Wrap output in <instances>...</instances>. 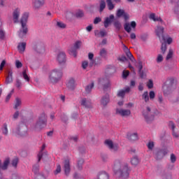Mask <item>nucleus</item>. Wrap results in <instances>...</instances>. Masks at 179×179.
Listing matches in <instances>:
<instances>
[{"label":"nucleus","instance_id":"nucleus-39","mask_svg":"<svg viewBox=\"0 0 179 179\" xmlns=\"http://www.w3.org/2000/svg\"><path fill=\"white\" fill-rule=\"evenodd\" d=\"M107 33L105 31H101L100 32L99 31H95V35L96 36H101V37H104L106 36Z\"/></svg>","mask_w":179,"mask_h":179},{"label":"nucleus","instance_id":"nucleus-15","mask_svg":"<svg viewBox=\"0 0 179 179\" xmlns=\"http://www.w3.org/2000/svg\"><path fill=\"white\" fill-rule=\"evenodd\" d=\"M81 106H84L86 108H92L93 105L92 101L90 99H87L85 98L83 99L80 101Z\"/></svg>","mask_w":179,"mask_h":179},{"label":"nucleus","instance_id":"nucleus-4","mask_svg":"<svg viewBox=\"0 0 179 179\" xmlns=\"http://www.w3.org/2000/svg\"><path fill=\"white\" fill-rule=\"evenodd\" d=\"M28 17H29V13H25L23 14L22 17L21 18V20H20V23L22 24V28L20 29V30L19 31V36L22 38H24L28 32V28L27 27Z\"/></svg>","mask_w":179,"mask_h":179},{"label":"nucleus","instance_id":"nucleus-59","mask_svg":"<svg viewBox=\"0 0 179 179\" xmlns=\"http://www.w3.org/2000/svg\"><path fill=\"white\" fill-rule=\"evenodd\" d=\"M4 38H5V32L1 29H0V38L3 40L4 39Z\"/></svg>","mask_w":179,"mask_h":179},{"label":"nucleus","instance_id":"nucleus-12","mask_svg":"<svg viewBox=\"0 0 179 179\" xmlns=\"http://www.w3.org/2000/svg\"><path fill=\"white\" fill-rule=\"evenodd\" d=\"M116 113L122 117H128L131 115V110L129 109L117 108Z\"/></svg>","mask_w":179,"mask_h":179},{"label":"nucleus","instance_id":"nucleus-23","mask_svg":"<svg viewBox=\"0 0 179 179\" xmlns=\"http://www.w3.org/2000/svg\"><path fill=\"white\" fill-rule=\"evenodd\" d=\"M169 128L172 129V136H173L175 138H178L179 134L176 132L175 129H176V124L173 122H169Z\"/></svg>","mask_w":179,"mask_h":179},{"label":"nucleus","instance_id":"nucleus-41","mask_svg":"<svg viewBox=\"0 0 179 179\" xmlns=\"http://www.w3.org/2000/svg\"><path fill=\"white\" fill-rule=\"evenodd\" d=\"M21 104H22V101H21V99H19V98H17V99H16V102H15V105L14 108H15V109H17L18 107H19Z\"/></svg>","mask_w":179,"mask_h":179},{"label":"nucleus","instance_id":"nucleus-55","mask_svg":"<svg viewBox=\"0 0 179 179\" xmlns=\"http://www.w3.org/2000/svg\"><path fill=\"white\" fill-rule=\"evenodd\" d=\"M147 147H148V149L152 150L155 147L154 142H150L148 144H147Z\"/></svg>","mask_w":179,"mask_h":179},{"label":"nucleus","instance_id":"nucleus-16","mask_svg":"<svg viewBox=\"0 0 179 179\" xmlns=\"http://www.w3.org/2000/svg\"><path fill=\"white\" fill-rule=\"evenodd\" d=\"M57 60L60 65L64 64L66 62V54L64 52H60L58 54Z\"/></svg>","mask_w":179,"mask_h":179},{"label":"nucleus","instance_id":"nucleus-42","mask_svg":"<svg viewBox=\"0 0 179 179\" xmlns=\"http://www.w3.org/2000/svg\"><path fill=\"white\" fill-rule=\"evenodd\" d=\"M166 50H167L166 44L162 43V45L161 46V52H162V55H164L166 53Z\"/></svg>","mask_w":179,"mask_h":179},{"label":"nucleus","instance_id":"nucleus-32","mask_svg":"<svg viewBox=\"0 0 179 179\" xmlns=\"http://www.w3.org/2000/svg\"><path fill=\"white\" fill-rule=\"evenodd\" d=\"M18 50L20 53H22L24 52L25 50V48H26V43H20L18 45Z\"/></svg>","mask_w":179,"mask_h":179},{"label":"nucleus","instance_id":"nucleus-24","mask_svg":"<svg viewBox=\"0 0 179 179\" xmlns=\"http://www.w3.org/2000/svg\"><path fill=\"white\" fill-rule=\"evenodd\" d=\"M109 102H110V96L108 94H106L102 97L101 103L103 106H106Z\"/></svg>","mask_w":179,"mask_h":179},{"label":"nucleus","instance_id":"nucleus-14","mask_svg":"<svg viewBox=\"0 0 179 179\" xmlns=\"http://www.w3.org/2000/svg\"><path fill=\"white\" fill-rule=\"evenodd\" d=\"M117 18L123 17L124 18V21H127L129 19V15L125 13L124 10L119 9L117 10V14H116Z\"/></svg>","mask_w":179,"mask_h":179},{"label":"nucleus","instance_id":"nucleus-49","mask_svg":"<svg viewBox=\"0 0 179 179\" xmlns=\"http://www.w3.org/2000/svg\"><path fill=\"white\" fill-rule=\"evenodd\" d=\"M163 60V56L162 55H158V57H157V63H161Z\"/></svg>","mask_w":179,"mask_h":179},{"label":"nucleus","instance_id":"nucleus-17","mask_svg":"<svg viewBox=\"0 0 179 179\" xmlns=\"http://www.w3.org/2000/svg\"><path fill=\"white\" fill-rule=\"evenodd\" d=\"M34 50L35 52H36L38 54H43L45 52V48L43 44L38 43L34 45Z\"/></svg>","mask_w":179,"mask_h":179},{"label":"nucleus","instance_id":"nucleus-28","mask_svg":"<svg viewBox=\"0 0 179 179\" xmlns=\"http://www.w3.org/2000/svg\"><path fill=\"white\" fill-rule=\"evenodd\" d=\"M130 88L127 87L125 90H122L117 92V96L124 98L125 96L126 92H129Z\"/></svg>","mask_w":179,"mask_h":179},{"label":"nucleus","instance_id":"nucleus-63","mask_svg":"<svg viewBox=\"0 0 179 179\" xmlns=\"http://www.w3.org/2000/svg\"><path fill=\"white\" fill-rule=\"evenodd\" d=\"M70 140L74 142H77L78 140V136H71L70 137Z\"/></svg>","mask_w":179,"mask_h":179},{"label":"nucleus","instance_id":"nucleus-64","mask_svg":"<svg viewBox=\"0 0 179 179\" xmlns=\"http://www.w3.org/2000/svg\"><path fill=\"white\" fill-rule=\"evenodd\" d=\"M19 114H20L19 111L17 110V111L14 113V115H13V119H14V120H17V119L18 118Z\"/></svg>","mask_w":179,"mask_h":179},{"label":"nucleus","instance_id":"nucleus-37","mask_svg":"<svg viewBox=\"0 0 179 179\" xmlns=\"http://www.w3.org/2000/svg\"><path fill=\"white\" fill-rule=\"evenodd\" d=\"M106 2H107L108 9L110 10H112L115 8V6L113 4L112 1L111 0H106Z\"/></svg>","mask_w":179,"mask_h":179},{"label":"nucleus","instance_id":"nucleus-46","mask_svg":"<svg viewBox=\"0 0 179 179\" xmlns=\"http://www.w3.org/2000/svg\"><path fill=\"white\" fill-rule=\"evenodd\" d=\"M84 163V160L83 159H80L78 162V167L79 170H81L83 168V164Z\"/></svg>","mask_w":179,"mask_h":179},{"label":"nucleus","instance_id":"nucleus-31","mask_svg":"<svg viewBox=\"0 0 179 179\" xmlns=\"http://www.w3.org/2000/svg\"><path fill=\"white\" fill-rule=\"evenodd\" d=\"M129 140L131 141H137L138 139V134L134 133L127 136Z\"/></svg>","mask_w":179,"mask_h":179},{"label":"nucleus","instance_id":"nucleus-29","mask_svg":"<svg viewBox=\"0 0 179 179\" xmlns=\"http://www.w3.org/2000/svg\"><path fill=\"white\" fill-rule=\"evenodd\" d=\"M155 159H157V160L162 159V158L164 157L160 149L157 150V151H155Z\"/></svg>","mask_w":179,"mask_h":179},{"label":"nucleus","instance_id":"nucleus-58","mask_svg":"<svg viewBox=\"0 0 179 179\" xmlns=\"http://www.w3.org/2000/svg\"><path fill=\"white\" fill-rule=\"evenodd\" d=\"M39 166L38 165H34L33 166V171L36 174L38 172Z\"/></svg>","mask_w":179,"mask_h":179},{"label":"nucleus","instance_id":"nucleus-48","mask_svg":"<svg viewBox=\"0 0 179 179\" xmlns=\"http://www.w3.org/2000/svg\"><path fill=\"white\" fill-rule=\"evenodd\" d=\"M18 161H19L18 158L13 159V161H12L13 166L16 168L17 166V164H18Z\"/></svg>","mask_w":179,"mask_h":179},{"label":"nucleus","instance_id":"nucleus-44","mask_svg":"<svg viewBox=\"0 0 179 179\" xmlns=\"http://www.w3.org/2000/svg\"><path fill=\"white\" fill-rule=\"evenodd\" d=\"M2 133L4 135H8V127L6 124H3V128L2 129Z\"/></svg>","mask_w":179,"mask_h":179},{"label":"nucleus","instance_id":"nucleus-62","mask_svg":"<svg viewBox=\"0 0 179 179\" xmlns=\"http://www.w3.org/2000/svg\"><path fill=\"white\" fill-rule=\"evenodd\" d=\"M88 66V62H83V64H82V67L84 69H86L87 67Z\"/></svg>","mask_w":179,"mask_h":179},{"label":"nucleus","instance_id":"nucleus-1","mask_svg":"<svg viewBox=\"0 0 179 179\" xmlns=\"http://www.w3.org/2000/svg\"><path fill=\"white\" fill-rule=\"evenodd\" d=\"M114 172L122 179L127 178L129 176V169L127 164L123 165L120 160L117 159L114 163Z\"/></svg>","mask_w":179,"mask_h":179},{"label":"nucleus","instance_id":"nucleus-20","mask_svg":"<svg viewBox=\"0 0 179 179\" xmlns=\"http://www.w3.org/2000/svg\"><path fill=\"white\" fill-rule=\"evenodd\" d=\"M20 15V10L19 8H17L16 10H15V11L13 13V21L15 23L19 22Z\"/></svg>","mask_w":179,"mask_h":179},{"label":"nucleus","instance_id":"nucleus-52","mask_svg":"<svg viewBox=\"0 0 179 179\" xmlns=\"http://www.w3.org/2000/svg\"><path fill=\"white\" fill-rule=\"evenodd\" d=\"M62 171V167L59 164L57 165V169L55 171V174L57 175L58 173H59Z\"/></svg>","mask_w":179,"mask_h":179},{"label":"nucleus","instance_id":"nucleus-27","mask_svg":"<svg viewBox=\"0 0 179 179\" xmlns=\"http://www.w3.org/2000/svg\"><path fill=\"white\" fill-rule=\"evenodd\" d=\"M110 176L106 171H101L98 174L97 179H109Z\"/></svg>","mask_w":179,"mask_h":179},{"label":"nucleus","instance_id":"nucleus-61","mask_svg":"<svg viewBox=\"0 0 179 179\" xmlns=\"http://www.w3.org/2000/svg\"><path fill=\"white\" fill-rule=\"evenodd\" d=\"M129 75V71H123V78H127Z\"/></svg>","mask_w":179,"mask_h":179},{"label":"nucleus","instance_id":"nucleus-43","mask_svg":"<svg viewBox=\"0 0 179 179\" xmlns=\"http://www.w3.org/2000/svg\"><path fill=\"white\" fill-rule=\"evenodd\" d=\"M131 162L133 165L136 166L139 163V160L137 157H134L131 159Z\"/></svg>","mask_w":179,"mask_h":179},{"label":"nucleus","instance_id":"nucleus-5","mask_svg":"<svg viewBox=\"0 0 179 179\" xmlns=\"http://www.w3.org/2000/svg\"><path fill=\"white\" fill-rule=\"evenodd\" d=\"M47 124V117L45 113H42L35 125L34 126V129L35 131H41Z\"/></svg>","mask_w":179,"mask_h":179},{"label":"nucleus","instance_id":"nucleus-9","mask_svg":"<svg viewBox=\"0 0 179 179\" xmlns=\"http://www.w3.org/2000/svg\"><path fill=\"white\" fill-rule=\"evenodd\" d=\"M164 28L163 27L158 26L155 29V34H157V36L159 38V41H165V37L164 35Z\"/></svg>","mask_w":179,"mask_h":179},{"label":"nucleus","instance_id":"nucleus-33","mask_svg":"<svg viewBox=\"0 0 179 179\" xmlns=\"http://www.w3.org/2000/svg\"><path fill=\"white\" fill-rule=\"evenodd\" d=\"M126 56H127V58H129V59H130V61H131V62H133V63L136 62L135 58L134 57V56L131 53L130 50L128 51L127 52H126Z\"/></svg>","mask_w":179,"mask_h":179},{"label":"nucleus","instance_id":"nucleus-21","mask_svg":"<svg viewBox=\"0 0 179 179\" xmlns=\"http://www.w3.org/2000/svg\"><path fill=\"white\" fill-rule=\"evenodd\" d=\"M64 171L66 176H68L71 171V166H70V161L69 159H66L64 161Z\"/></svg>","mask_w":179,"mask_h":179},{"label":"nucleus","instance_id":"nucleus-25","mask_svg":"<svg viewBox=\"0 0 179 179\" xmlns=\"http://www.w3.org/2000/svg\"><path fill=\"white\" fill-rule=\"evenodd\" d=\"M115 16L113 15H110L109 17H106V20L104 22V27L106 28H108L109 27V24L113 22L114 20Z\"/></svg>","mask_w":179,"mask_h":179},{"label":"nucleus","instance_id":"nucleus-19","mask_svg":"<svg viewBox=\"0 0 179 179\" xmlns=\"http://www.w3.org/2000/svg\"><path fill=\"white\" fill-rule=\"evenodd\" d=\"M135 29L136 27V22L133 21L130 24L129 23L124 24V30L127 31V33H130L131 31V28Z\"/></svg>","mask_w":179,"mask_h":179},{"label":"nucleus","instance_id":"nucleus-3","mask_svg":"<svg viewBox=\"0 0 179 179\" xmlns=\"http://www.w3.org/2000/svg\"><path fill=\"white\" fill-rule=\"evenodd\" d=\"M63 77V71L61 69H54L49 73V80L50 83H57Z\"/></svg>","mask_w":179,"mask_h":179},{"label":"nucleus","instance_id":"nucleus-26","mask_svg":"<svg viewBox=\"0 0 179 179\" xmlns=\"http://www.w3.org/2000/svg\"><path fill=\"white\" fill-rule=\"evenodd\" d=\"M150 20H152L154 22H160L161 24H164L163 20L159 17H156L155 13L150 15Z\"/></svg>","mask_w":179,"mask_h":179},{"label":"nucleus","instance_id":"nucleus-22","mask_svg":"<svg viewBox=\"0 0 179 179\" xmlns=\"http://www.w3.org/2000/svg\"><path fill=\"white\" fill-rule=\"evenodd\" d=\"M69 89L73 90L76 86V81L73 78H70L66 84Z\"/></svg>","mask_w":179,"mask_h":179},{"label":"nucleus","instance_id":"nucleus-45","mask_svg":"<svg viewBox=\"0 0 179 179\" xmlns=\"http://www.w3.org/2000/svg\"><path fill=\"white\" fill-rule=\"evenodd\" d=\"M106 55H107V52L105 48H103L102 50H101L100 56L101 57H106Z\"/></svg>","mask_w":179,"mask_h":179},{"label":"nucleus","instance_id":"nucleus-13","mask_svg":"<svg viewBox=\"0 0 179 179\" xmlns=\"http://www.w3.org/2000/svg\"><path fill=\"white\" fill-rule=\"evenodd\" d=\"M99 83L100 85L103 86V90L105 91H106L111 86L110 82L108 78H101L99 79Z\"/></svg>","mask_w":179,"mask_h":179},{"label":"nucleus","instance_id":"nucleus-60","mask_svg":"<svg viewBox=\"0 0 179 179\" xmlns=\"http://www.w3.org/2000/svg\"><path fill=\"white\" fill-rule=\"evenodd\" d=\"M15 65L17 69H20L22 67V64L19 60L16 61Z\"/></svg>","mask_w":179,"mask_h":179},{"label":"nucleus","instance_id":"nucleus-51","mask_svg":"<svg viewBox=\"0 0 179 179\" xmlns=\"http://www.w3.org/2000/svg\"><path fill=\"white\" fill-rule=\"evenodd\" d=\"M16 87L19 89V90H20L21 88H22V83L20 82V80H17V81H16Z\"/></svg>","mask_w":179,"mask_h":179},{"label":"nucleus","instance_id":"nucleus-30","mask_svg":"<svg viewBox=\"0 0 179 179\" xmlns=\"http://www.w3.org/2000/svg\"><path fill=\"white\" fill-rule=\"evenodd\" d=\"M94 87V83L92 82V83H90V85H88L87 86L85 87V92L87 94L91 93Z\"/></svg>","mask_w":179,"mask_h":179},{"label":"nucleus","instance_id":"nucleus-6","mask_svg":"<svg viewBox=\"0 0 179 179\" xmlns=\"http://www.w3.org/2000/svg\"><path fill=\"white\" fill-rule=\"evenodd\" d=\"M13 134L15 136H24L27 133V127L24 124H20L13 130Z\"/></svg>","mask_w":179,"mask_h":179},{"label":"nucleus","instance_id":"nucleus-11","mask_svg":"<svg viewBox=\"0 0 179 179\" xmlns=\"http://www.w3.org/2000/svg\"><path fill=\"white\" fill-rule=\"evenodd\" d=\"M105 144L108 147V148L113 151L116 152L118 150L119 146L117 144H114L113 142L111 140H106L105 141Z\"/></svg>","mask_w":179,"mask_h":179},{"label":"nucleus","instance_id":"nucleus-7","mask_svg":"<svg viewBox=\"0 0 179 179\" xmlns=\"http://www.w3.org/2000/svg\"><path fill=\"white\" fill-rule=\"evenodd\" d=\"M143 115L147 123H151L155 120V116L152 114L150 107H147V109L143 111Z\"/></svg>","mask_w":179,"mask_h":179},{"label":"nucleus","instance_id":"nucleus-34","mask_svg":"<svg viewBox=\"0 0 179 179\" xmlns=\"http://www.w3.org/2000/svg\"><path fill=\"white\" fill-rule=\"evenodd\" d=\"M9 163H10V159H9L8 158H7V159L4 161L3 164L1 166V169H2V170H6V169H7Z\"/></svg>","mask_w":179,"mask_h":179},{"label":"nucleus","instance_id":"nucleus-56","mask_svg":"<svg viewBox=\"0 0 179 179\" xmlns=\"http://www.w3.org/2000/svg\"><path fill=\"white\" fill-rule=\"evenodd\" d=\"M176 162V157L174 154H171V162L174 163Z\"/></svg>","mask_w":179,"mask_h":179},{"label":"nucleus","instance_id":"nucleus-47","mask_svg":"<svg viewBox=\"0 0 179 179\" xmlns=\"http://www.w3.org/2000/svg\"><path fill=\"white\" fill-rule=\"evenodd\" d=\"M56 25L61 29H64L66 27V25L62 22H57Z\"/></svg>","mask_w":179,"mask_h":179},{"label":"nucleus","instance_id":"nucleus-8","mask_svg":"<svg viewBox=\"0 0 179 179\" xmlns=\"http://www.w3.org/2000/svg\"><path fill=\"white\" fill-rule=\"evenodd\" d=\"M155 96L156 95L155 92L151 91L150 94L148 93V92H144L141 97L143 98V100H144L145 103H148L149 102L150 100L151 101L154 100V99L155 98Z\"/></svg>","mask_w":179,"mask_h":179},{"label":"nucleus","instance_id":"nucleus-38","mask_svg":"<svg viewBox=\"0 0 179 179\" xmlns=\"http://www.w3.org/2000/svg\"><path fill=\"white\" fill-rule=\"evenodd\" d=\"M22 76L24 78V79L27 81V82H29L30 78L29 77V76L27 73V70H24L22 72Z\"/></svg>","mask_w":179,"mask_h":179},{"label":"nucleus","instance_id":"nucleus-57","mask_svg":"<svg viewBox=\"0 0 179 179\" xmlns=\"http://www.w3.org/2000/svg\"><path fill=\"white\" fill-rule=\"evenodd\" d=\"M159 150L162 152V155H164V157H165L168 154V152H169V150L166 148L159 149Z\"/></svg>","mask_w":179,"mask_h":179},{"label":"nucleus","instance_id":"nucleus-2","mask_svg":"<svg viewBox=\"0 0 179 179\" xmlns=\"http://www.w3.org/2000/svg\"><path fill=\"white\" fill-rule=\"evenodd\" d=\"M177 88V85L175 83V80L173 78H169L166 80L165 84L162 87V91L164 92V95L167 96L172 92H173Z\"/></svg>","mask_w":179,"mask_h":179},{"label":"nucleus","instance_id":"nucleus-10","mask_svg":"<svg viewBox=\"0 0 179 179\" xmlns=\"http://www.w3.org/2000/svg\"><path fill=\"white\" fill-rule=\"evenodd\" d=\"M81 45H82L81 41H76V43L74 44V46L71 48V50H69V54L71 55H73L74 57H76L77 56L76 50L79 49Z\"/></svg>","mask_w":179,"mask_h":179},{"label":"nucleus","instance_id":"nucleus-18","mask_svg":"<svg viewBox=\"0 0 179 179\" xmlns=\"http://www.w3.org/2000/svg\"><path fill=\"white\" fill-rule=\"evenodd\" d=\"M45 4V0H34L33 2V6L34 9L38 10Z\"/></svg>","mask_w":179,"mask_h":179},{"label":"nucleus","instance_id":"nucleus-50","mask_svg":"<svg viewBox=\"0 0 179 179\" xmlns=\"http://www.w3.org/2000/svg\"><path fill=\"white\" fill-rule=\"evenodd\" d=\"M76 16L77 17H83L84 16V13L82 10H79L76 13Z\"/></svg>","mask_w":179,"mask_h":179},{"label":"nucleus","instance_id":"nucleus-40","mask_svg":"<svg viewBox=\"0 0 179 179\" xmlns=\"http://www.w3.org/2000/svg\"><path fill=\"white\" fill-rule=\"evenodd\" d=\"M106 6V2H105L103 0H102V1H101V3H100V10H99V11H100L101 13L103 12V10L105 9Z\"/></svg>","mask_w":179,"mask_h":179},{"label":"nucleus","instance_id":"nucleus-35","mask_svg":"<svg viewBox=\"0 0 179 179\" xmlns=\"http://www.w3.org/2000/svg\"><path fill=\"white\" fill-rule=\"evenodd\" d=\"M114 26L116 28V29H117V31H120L121 29L122 24L118 20H115L114 22Z\"/></svg>","mask_w":179,"mask_h":179},{"label":"nucleus","instance_id":"nucleus-54","mask_svg":"<svg viewBox=\"0 0 179 179\" xmlns=\"http://www.w3.org/2000/svg\"><path fill=\"white\" fill-rule=\"evenodd\" d=\"M147 87H148V89H152L153 87V81L152 80H148V83H147Z\"/></svg>","mask_w":179,"mask_h":179},{"label":"nucleus","instance_id":"nucleus-53","mask_svg":"<svg viewBox=\"0 0 179 179\" xmlns=\"http://www.w3.org/2000/svg\"><path fill=\"white\" fill-rule=\"evenodd\" d=\"M13 82V78L6 77V85L10 84Z\"/></svg>","mask_w":179,"mask_h":179},{"label":"nucleus","instance_id":"nucleus-36","mask_svg":"<svg viewBox=\"0 0 179 179\" xmlns=\"http://www.w3.org/2000/svg\"><path fill=\"white\" fill-rule=\"evenodd\" d=\"M173 56V50L172 49H169V52H168V55H166V59L168 61L171 59Z\"/></svg>","mask_w":179,"mask_h":179}]
</instances>
